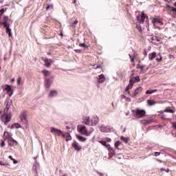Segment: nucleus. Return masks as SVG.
Listing matches in <instances>:
<instances>
[{
	"label": "nucleus",
	"instance_id": "f257e3e1",
	"mask_svg": "<svg viewBox=\"0 0 176 176\" xmlns=\"http://www.w3.org/2000/svg\"><path fill=\"white\" fill-rule=\"evenodd\" d=\"M12 105V102L9 101L6 102V108L3 111H0V117L1 120L5 124L8 122L12 120V113H10V106Z\"/></svg>",
	"mask_w": 176,
	"mask_h": 176
},
{
	"label": "nucleus",
	"instance_id": "f03ea898",
	"mask_svg": "<svg viewBox=\"0 0 176 176\" xmlns=\"http://www.w3.org/2000/svg\"><path fill=\"white\" fill-rule=\"evenodd\" d=\"M99 119L97 116H93L91 117L87 116L82 118V123L87 126H97Z\"/></svg>",
	"mask_w": 176,
	"mask_h": 176
},
{
	"label": "nucleus",
	"instance_id": "7ed1b4c3",
	"mask_svg": "<svg viewBox=\"0 0 176 176\" xmlns=\"http://www.w3.org/2000/svg\"><path fill=\"white\" fill-rule=\"evenodd\" d=\"M79 127V131L80 134H83L84 135L89 136L90 134H91V133L94 131V129L93 128H91L90 131H88L87 127H86L85 125H81Z\"/></svg>",
	"mask_w": 176,
	"mask_h": 176
},
{
	"label": "nucleus",
	"instance_id": "20e7f679",
	"mask_svg": "<svg viewBox=\"0 0 176 176\" xmlns=\"http://www.w3.org/2000/svg\"><path fill=\"white\" fill-rule=\"evenodd\" d=\"M112 140L109 138H105L104 139H102L101 140H99L98 142L101 144V145H103V146H105L109 149V151H112V148H111V144L109 142H111Z\"/></svg>",
	"mask_w": 176,
	"mask_h": 176
},
{
	"label": "nucleus",
	"instance_id": "39448f33",
	"mask_svg": "<svg viewBox=\"0 0 176 176\" xmlns=\"http://www.w3.org/2000/svg\"><path fill=\"white\" fill-rule=\"evenodd\" d=\"M141 79L140 78V76L133 77L129 80V85L126 87V91H129L130 89H133V86L135 82H140Z\"/></svg>",
	"mask_w": 176,
	"mask_h": 176
},
{
	"label": "nucleus",
	"instance_id": "423d86ee",
	"mask_svg": "<svg viewBox=\"0 0 176 176\" xmlns=\"http://www.w3.org/2000/svg\"><path fill=\"white\" fill-rule=\"evenodd\" d=\"M133 113L137 116V118H143V116H145V113L146 112L144 109H136L135 110H133Z\"/></svg>",
	"mask_w": 176,
	"mask_h": 176
},
{
	"label": "nucleus",
	"instance_id": "0eeeda50",
	"mask_svg": "<svg viewBox=\"0 0 176 176\" xmlns=\"http://www.w3.org/2000/svg\"><path fill=\"white\" fill-rule=\"evenodd\" d=\"M145 19H146V21H148V16H145V14H144V12L141 13V15L138 16V21L139 24H144V21H145Z\"/></svg>",
	"mask_w": 176,
	"mask_h": 176
},
{
	"label": "nucleus",
	"instance_id": "6e6552de",
	"mask_svg": "<svg viewBox=\"0 0 176 176\" xmlns=\"http://www.w3.org/2000/svg\"><path fill=\"white\" fill-rule=\"evenodd\" d=\"M150 39L151 40L152 43H154L155 45H161V43H163V42H162V41H160L156 36H151Z\"/></svg>",
	"mask_w": 176,
	"mask_h": 176
},
{
	"label": "nucleus",
	"instance_id": "1a4fd4ad",
	"mask_svg": "<svg viewBox=\"0 0 176 176\" xmlns=\"http://www.w3.org/2000/svg\"><path fill=\"white\" fill-rule=\"evenodd\" d=\"M50 133H52V134H55V135H61V134H63V131H61V130L56 129L54 127L50 128Z\"/></svg>",
	"mask_w": 176,
	"mask_h": 176
},
{
	"label": "nucleus",
	"instance_id": "9d476101",
	"mask_svg": "<svg viewBox=\"0 0 176 176\" xmlns=\"http://www.w3.org/2000/svg\"><path fill=\"white\" fill-rule=\"evenodd\" d=\"M72 148L75 149V151H77L79 152V151H82V146L79 145V143L76 142V140H74L73 143L72 144Z\"/></svg>",
	"mask_w": 176,
	"mask_h": 176
},
{
	"label": "nucleus",
	"instance_id": "9b49d317",
	"mask_svg": "<svg viewBox=\"0 0 176 176\" xmlns=\"http://www.w3.org/2000/svg\"><path fill=\"white\" fill-rule=\"evenodd\" d=\"M153 23L155 27H157V28H159V25L163 24V21L160 19L154 18L153 19Z\"/></svg>",
	"mask_w": 176,
	"mask_h": 176
},
{
	"label": "nucleus",
	"instance_id": "f8f14e48",
	"mask_svg": "<svg viewBox=\"0 0 176 176\" xmlns=\"http://www.w3.org/2000/svg\"><path fill=\"white\" fill-rule=\"evenodd\" d=\"M114 129L113 127H109V126H102L100 127V131L102 133H111V131H113Z\"/></svg>",
	"mask_w": 176,
	"mask_h": 176
},
{
	"label": "nucleus",
	"instance_id": "ddd939ff",
	"mask_svg": "<svg viewBox=\"0 0 176 176\" xmlns=\"http://www.w3.org/2000/svg\"><path fill=\"white\" fill-rule=\"evenodd\" d=\"M43 61L45 63V66L49 68L50 67V65L52 63H53V60L52 59H47L46 58H42Z\"/></svg>",
	"mask_w": 176,
	"mask_h": 176
},
{
	"label": "nucleus",
	"instance_id": "4468645a",
	"mask_svg": "<svg viewBox=\"0 0 176 176\" xmlns=\"http://www.w3.org/2000/svg\"><path fill=\"white\" fill-rule=\"evenodd\" d=\"M58 91L56 90H52L48 94L49 98H53V97H57Z\"/></svg>",
	"mask_w": 176,
	"mask_h": 176
},
{
	"label": "nucleus",
	"instance_id": "2eb2a0df",
	"mask_svg": "<svg viewBox=\"0 0 176 176\" xmlns=\"http://www.w3.org/2000/svg\"><path fill=\"white\" fill-rule=\"evenodd\" d=\"M5 90L7 91V94L10 96H12L13 94V91L12 90V86L10 85H6L5 87Z\"/></svg>",
	"mask_w": 176,
	"mask_h": 176
},
{
	"label": "nucleus",
	"instance_id": "dca6fc26",
	"mask_svg": "<svg viewBox=\"0 0 176 176\" xmlns=\"http://www.w3.org/2000/svg\"><path fill=\"white\" fill-rule=\"evenodd\" d=\"M8 145L9 146H16L17 145V141L13 140V138H10L8 140Z\"/></svg>",
	"mask_w": 176,
	"mask_h": 176
},
{
	"label": "nucleus",
	"instance_id": "f3484780",
	"mask_svg": "<svg viewBox=\"0 0 176 176\" xmlns=\"http://www.w3.org/2000/svg\"><path fill=\"white\" fill-rule=\"evenodd\" d=\"M76 137L77 140H78L80 141V142H86V141H87V138H86L85 137H83L80 135H76Z\"/></svg>",
	"mask_w": 176,
	"mask_h": 176
},
{
	"label": "nucleus",
	"instance_id": "a211bd4d",
	"mask_svg": "<svg viewBox=\"0 0 176 176\" xmlns=\"http://www.w3.org/2000/svg\"><path fill=\"white\" fill-rule=\"evenodd\" d=\"M105 76H104V74H101L98 78V83H104V82H105Z\"/></svg>",
	"mask_w": 176,
	"mask_h": 176
},
{
	"label": "nucleus",
	"instance_id": "6ab92c4d",
	"mask_svg": "<svg viewBox=\"0 0 176 176\" xmlns=\"http://www.w3.org/2000/svg\"><path fill=\"white\" fill-rule=\"evenodd\" d=\"M3 138L4 140H9L10 138H12V134L9 132H4Z\"/></svg>",
	"mask_w": 176,
	"mask_h": 176
},
{
	"label": "nucleus",
	"instance_id": "aec40b11",
	"mask_svg": "<svg viewBox=\"0 0 176 176\" xmlns=\"http://www.w3.org/2000/svg\"><path fill=\"white\" fill-rule=\"evenodd\" d=\"M4 27L6 28V33L8 34V36H12V30H10V25Z\"/></svg>",
	"mask_w": 176,
	"mask_h": 176
},
{
	"label": "nucleus",
	"instance_id": "412c9836",
	"mask_svg": "<svg viewBox=\"0 0 176 176\" xmlns=\"http://www.w3.org/2000/svg\"><path fill=\"white\" fill-rule=\"evenodd\" d=\"M63 137L65 138L66 141H71V140H72V137H71V135H69L68 133H65Z\"/></svg>",
	"mask_w": 176,
	"mask_h": 176
},
{
	"label": "nucleus",
	"instance_id": "4be33fe9",
	"mask_svg": "<svg viewBox=\"0 0 176 176\" xmlns=\"http://www.w3.org/2000/svg\"><path fill=\"white\" fill-rule=\"evenodd\" d=\"M139 68L141 70L142 74H145V72L149 69V67H146V69H145V65H142Z\"/></svg>",
	"mask_w": 176,
	"mask_h": 176
},
{
	"label": "nucleus",
	"instance_id": "5701e85b",
	"mask_svg": "<svg viewBox=\"0 0 176 176\" xmlns=\"http://www.w3.org/2000/svg\"><path fill=\"white\" fill-rule=\"evenodd\" d=\"M8 20H9V18L8 16H4L1 24L4 25V26L9 25Z\"/></svg>",
	"mask_w": 176,
	"mask_h": 176
},
{
	"label": "nucleus",
	"instance_id": "b1692460",
	"mask_svg": "<svg viewBox=\"0 0 176 176\" xmlns=\"http://www.w3.org/2000/svg\"><path fill=\"white\" fill-rule=\"evenodd\" d=\"M53 81L50 80V79L45 80V87L49 89L50 87V85H52Z\"/></svg>",
	"mask_w": 176,
	"mask_h": 176
},
{
	"label": "nucleus",
	"instance_id": "393cba45",
	"mask_svg": "<svg viewBox=\"0 0 176 176\" xmlns=\"http://www.w3.org/2000/svg\"><path fill=\"white\" fill-rule=\"evenodd\" d=\"M156 104V102L153 100H147V104L149 107H152V105H155Z\"/></svg>",
	"mask_w": 176,
	"mask_h": 176
},
{
	"label": "nucleus",
	"instance_id": "a878e982",
	"mask_svg": "<svg viewBox=\"0 0 176 176\" xmlns=\"http://www.w3.org/2000/svg\"><path fill=\"white\" fill-rule=\"evenodd\" d=\"M156 57V52H153L148 54L149 60H153Z\"/></svg>",
	"mask_w": 176,
	"mask_h": 176
},
{
	"label": "nucleus",
	"instance_id": "bb28decb",
	"mask_svg": "<svg viewBox=\"0 0 176 176\" xmlns=\"http://www.w3.org/2000/svg\"><path fill=\"white\" fill-rule=\"evenodd\" d=\"M142 91V87H139L137 88V89L135 90L134 94L135 96H137L139 93H141Z\"/></svg>",
	"mask_w": 176,
	"mask_h": 176
},
{
	"label": "nucleus",
	"instance_id": "cd10ccee",
	"mask_svg": "<svg viewBox=\"0 0 176 176\" xmlns=\"http://www.w3.org/2000/svg\"><path fill=\"white\" fill-rule=\"evenodd\" d=\"M156 91H157V89H150V90H147L146 91V94H153V93H156Z\"/></svg>",
	"mask_w": 176,
	"mask_h": 176
},
{
	"label": "nucleus",
	"instance_id": "c85d7f7f",
	"mask_svg": "<svg viewBox=\"0 0 176 176\" xmlns=\"http://www.w3.org/2000/svg\"><path fill=\"white\" fill-rule=\"evenodd\" d=\"M12 129H20L21 127V125L19 123H14L12 125Z\"/></svg>",
	"mask_w": 176,
	"mask_h": 176
},
{
	"label": "nucleus",
	"instance_id": "c756f323",
	"mask_svg": "<svg viewBox=\"0 0 176 176\" xmlns=\"http://www.w3.org/2000/svg\"><path fill=\"white\" fill-rule=\"evenodd\" d=\"M21 120H24L25 122H27V116H25V114L24 113H22L21 114Z\"/></svg>",
	"mask_w": 176,
	"mask_h": 176
},
{
	"label": "nucleus",
	"instance_id": "7c9ffc66",
	"mask_svg": "<svg viewBox=\"0 0 176 176\" xmlns=\"http://www.w3.org/2000/svg\"><path fill=\"white\" fill-rule=\"evenodd\" d=\"M156 61H157V63H160V61H162V56L160 54L156 55Z\"/></svg>",
	"mask_w": 176,
	"mask_h": 176
},
{
	"label": "nucleus",
	"instance_id": "2f4dec72",
	"mask_svg": "<svg viewBox=\"0 0 176 176\" xmlns=\"http://www.w3.org/2000/svg\"><path fill=\"white\" fill-rule=\"evenodd\" d=\"M121 141H124V142H125V144H127V142H129V139H127V138H124L123 136H122L120 138Z\"/></svg>",
	"mask_w": 176,
	"mask_h": 176
},
{
	"label": "nucleus",
	"instance_id": "473e14b6",
	"mask_svg": "<svg viewBox=\"0 0 176 176\" xmlns=\"http://www.w3.org/2000/svg\"><path fill=\"white\" fill-rule=\"evenodd\" d=\"M43 74H44L45 76H49V75H50V72L47 70H43Z\"/></svg>",
	"mask_w": 176,
	"mask_h": 176
},
{
	"label": "nucleus",
	"instance_id": "72a5a7b5",
	"mask_svg": "<svg viewBox=\"0 0 176 176\" xmlns=\"http://www.w3.org/2000/svg\"><path fill=\"white\" fill-rule=\"evenodd\" d=\"M21 80H22L21 76H19L17 79V84L19 86L21 85Z\"/></svg>",
	"mask_w": 176,
	"mask_h": 176
},
{
	"label": "nucleus",
	"instance_id": "f704fd0d",
	"mask_svg": "<svg viewBox=\"0 0 176 176\" xmlns=\"http://www.w3.org/2000/svg\"><path fill=\"white\" fill-rule=\"evenodd\" d=\"M165 112H168V113H174V110L171 109H166Z\"/></svg>",
	"mask_w": 176,
	"mask_h": 176
},
{
	"label": "nucleus",
	"instance_id": "c9c22d12",
	"mask_svg": "<svg viewBox=\"0 0 176 176\" xmlns=\"http://www.w3.org/2000/svg\"><path fill=\"white\" fill-rule=\"evenodd\" d=\"M120 144H122V142H121L120 141H117V142H116V143H115V147H116V148H119Z\"/></svg>",
	"mask_w": 176,
	"mask_h": 176
},
{
	"label": "nucleus",
	"instance_id": "e433bc0d",
	"mask_svg": "<svg viewBox=\"0 0 176 176\" xmlns=\"http://www.w3.org/2000/svg\"><path fill=\"white\" fill-rule=\"evenodd\" d=\"M142 123L144 124H149V123H151V121H149V120H143L142 121Z\"/></svg>",
	"mask_w": 176,
	"mask_h": 176
},
{
	"label": "nucleus",
	"instance_id": "4c0bfd02",
	"mask_svg": "<svg viewBox=\"0 0 176 176\" xmlns=\"http://www.w3.org/2000/svg\"><path fill=\"white\" fill-rule=\"evenodd\" d=\"M79 46H80L81 47H87V45H86L85 43H81L79 45Z\"/></svg>",
	"mask_w": 176,
	"mask_h": 176
},
{
	"label": "nucleus",
	"instance_id": "58836bf2",
	"mask_svg": "<svg viewBox=\"0 0 176 176\" xmlns=\"http://www.w3.org/2000/svg\"><path fill=\"white\" fill-rule=\"evenodd\" d=\"M5 146H6L5 142L2 141L1 143V148H4Z\"/></svg>",
	"mask_w": 176,
	"mask_h": 176
},
{
	"label": "nucleus",
	"instance_id": "ea45409f",
	"mask_svg": "<svg viewBox=\"0 0 176 176\" xmlns=\"http://www.w3.org/2000/svg\"><path fill=\"white\" fill-rule=\"evenodd\" d=\"M12 162H13V164H17V163H19V161L16 160L15 159H14Z\"/></svg>",
	"mask_w": 176,
	"mask_h": 176
},
{
	"label": "nucleus",
	"instance_id": "a19ab883",
	"mask_svg": "<svg viewBox=\"0 0 176 176\" xmlns=\"http://www.w3.org/2000/svg\"><path fill=\"white\" fill-rule=\"evenodd\" d=\"M6 164V162H3L2 161H0V166H5Z\"/></svg>",
	"mask_w": 176,
	"mask_h": 176
},
{
	"label": "nucleus",
	"instance_id": "79ce46f5",
	"mask_svg": "<svg viewBox=\"0 0 176 176\" xmlns=\"http://www.w3.org/2000/svg\"><path fill=\"white\" fill-rule=\"evenodd\" d=\"M50 8H51V9H53V6H48L46 8L47 10H49V9H50Z\"/></svg>",
	"mask_w": 176,
	"mask_h": 176
},
{
	"label": "nucleus",
	"instance_id": "37998d69",
	"mask_svg": "<svg viewBox=\"0 0 176 176\" xmlns=\"http://www.w3.org/2000/svg\"><path fill=\"white\" fill-rule=\"evenodd\" d=\"M131 63H134V58H131V55L129 54Z\"/></svg>",
	"mask_w": 176,
	"mask_h": 176
},
{
	"label": "nucleus",
	"instance_id": "c03bdc74",
	"mask_svg": "<svg viewBox=\"0 0 176 176\" xmlns=\"http://www.w3.org/2000/svg\"><path fill=\"white\" fill-rule=\"evenodd\" d=\"M3 9L0 10V16H1V14H3Z\"/></svg>",
	"mask_w": 176,
	"mask_h": 176
},
{
	"label": "nucleus",
	"instance_id": "a18cd8bd",
	"mask_svg": "<svg viewBox=\"0 0 176 176\" xmlns=\"http://www.w3.org/2000/svg\"><path fill=\"white\" fill-rule=\"evenodd\" d=\"M137 28L139 30V31H142V29H141V27H140L138 25H137Z\"/></svg>",
	"mask_w": 176,
	"mask_h": 176
},
{
	"label": "nucleus",
	"instance_id": "49530a36",
	"mask_svg": "<svg viewBox=\"0 0 176 176\" xmlns=\"http://www.w3.org/2000/svg\"><path fill=\"white\" fill-rule=\"evenodd\" d=\"M8 158H9L10 160H11L12 161L14 159V158H13V157H12V155H10V156L8 157Z\"/></svg>",
	"mask_w": 176,
	"mask_h": 176
},
{
	"label": "nucleus",
	"instance_id": "de8ad7c7",
	"mask_svg": "<svg viewBox=\"0 0 176 176\" xmlns=\"http://www.w3.org/2000/svg\"><path fill=\"white\" fill-rule=\"evenodd\" d=\"M155 156H159L160 155V153L159 152H155Z\"/></svg>",
	"mask_w": 176,
	"mask_h": 176
},
{
	"label": "nucleus",
	"instance_id": "09e8293b",
	"mask_svg": "<svg viewBox=\"0 0 176 176\" xmlns=\"http://www.w3.org/2000/svg\"><path fill=\"white\" fill-rule=\"evenodd\" d=\"M78 20H76V21H74L73 24H78Z\"/></svg>",
	"mask_w": 176,
	"mask_h": 176
},
{
	"label": "nucleus",
	"instance_id": "8fccbe9b",
	"mask_svg": "<svg viewBox=\"0 0 176 176\" xmlns=\"http://www.w3.org/2000/svg\"><path fill=\"white\" fill-rule=\"evenodd\" d=\"M4 166H6V167H9V166H10V164H9L8 163H6V164Z\"/></svg>",
	"mask_w": 176,
	"mask_h": 176
},
{
	"label": "nucleus",
	"instance_id": "3c124183",
	"mask_svg": "<svg viewBox=\"0 0 176 176\" xmlns=\"http://www.w3.org/2000/svg\"><path fill=\"white\" fill-rule=\"evenodd\" d=\"M173 127L174 129H175V130H176V124H173Z\"/></svg>",
	"mask_w": 176,
	"mask_h": 176
},
{
	"label": "nucleus",
	"instance_id": "603ef678",
	"mask_svg": "<svg viewBox=\"0 0 176 176\" xmlns=\"http://www.w3.org/2000/svg\"><path fill=\"white\" fill-rule=\"evenodd\" d=\"M14 78H12V80H11V82H12V83H13L14 82Z\"/></svg>",
	"mask_w": 176,
	"mask_h": 176
},
{
	"label": "nucleus",
	"instance_id": "864d4df0",
	"mask_svg": "<svg viewBox=\"0 0 176 176\" xmlns=\"http://www.w3.org/2000/svg\"><path fill=\"white\" fill-rule=\"evenodd\" d=\"M98 174H99L100 175H102V173H98Z\"/></svg>",
	"mask_w": 176,
	"mask_h": 176
},
{
	"label": "nucleus",
	"instance_id": "5fc2aeb1",
	"mask_svg": "<svg viewBox=\"0 0 176 176\" xmlns=\"http://www.w3.org/2000/svg\"><path fill=\"white\" fill-rule=\"evenodd\" d=\"M97 68H99V67H98V66L96 67H95V69H97Z\"/></svg>",
	"mask_w": 176,
	"mask_h": 176
},
{
	"label": "nucleus",
	"instance_id": "6e6d98bb",
	"mask_svg": "<svg viewBox=\"0 0 176 176\" xmlns=\"http://www.w3.org/2000/svg\"><path fill=\"white\" fill-rule=\"evenodd\" d=\"M127 101H130V98H128V99H127Z\"/></svg>",
	"mask_w": 176,
	"mask_h": 176
},
{
	"label": "nucleus",
	"instance_id": "4d7b16f0",
	"mask_svg": "<svg viewBox=\"0 0 176 176\" xmlns=\"http://www.w3.org/2000/svg\"><path fill=\"white\" fill-rule=\"evenodd\" d=\"M77 52H80V50H77Z\"/></svg>",
	"mask_w": 176,
	"mask_h": 176
},
{
	"label": "nucleus",
	"instance_id": "13d9d810",
	"mask_svg": "<svg viewBox=\"0 0 176 176\" xmlns=\"http://www.w3.org/2000/svg\"><path fill=\"white\" fill-rule=\"evenodd\" d=\"M75 2H76V1H74V3H75Z\"/></svg>",
	"mask_w": 176,
	"mask_h": 176
},
{
	"label": "nucleus",
	"instance_id": "bf43d9fd",
	"mask_svg": "<svg viewBox=\"0 0 176 176\" xmlns=\"http://www.w3.org/2000/svg\"><path fill=\"white\" fill-rule=\"evenodd\" d=\"M175 5H176V3H175Z\"/></svg>",
	"mask_w": 176,
	"mask_h": 176
}]
</instances>
